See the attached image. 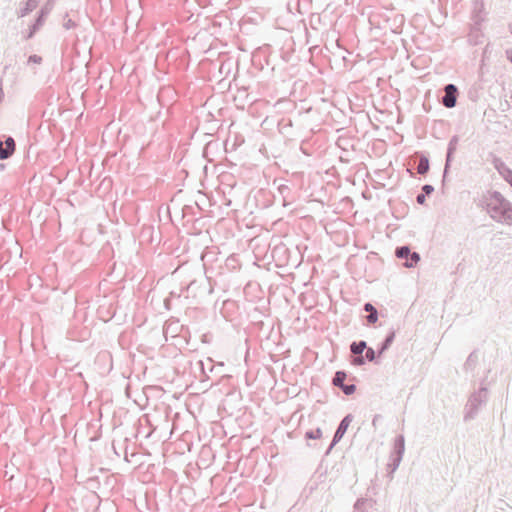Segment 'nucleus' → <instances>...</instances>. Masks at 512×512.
<instances>
[{
	"label": "nucleus",
	"instance_id": "nucleus-1",
	"mask_svg": "<svg viewBox=\"0 0 512 512\" xmlns=\"http://www.w3.org/2000/svg\"><path fill=\"white\" fill-rule=\"evenodd\" d=\"M483 202L493 220L499 223L512 224V203L499 191H487Z\"/></svg>",
	"mask_w": 512,
	"mask_h": 512
},
{
	"label": "nucleus",
	"instance_id": "nucleus-2",
	"mask_svg": "<svg viewBox=\"0 0 512 512\" xmlns=\"http://www.w3.org/2000/svg\"><path fill=\"white\" fill-rule=\"evenodd\" d=\"M486 379L487 375L481 380L480 387L469 395L463 411L464 422L474 420L478 416L480 410L486 405L489 395L488 389L485 385Z\"/></svg>",
	"mask_w": 512,
	"mask_h": 512
},
{
	"label": "nucleus",
	"instance_id": "nucleus-3",
	"mask_svg": "<svg viewBox=\"0 0 512 512\" xmlns=\"http://www.w3.org/2000/svg\"><path fill=\"white\" fill-rule=\"evenodd\" d=\"M405 452V438L402 434L394 438L393 449L390 454V461L387 464V477L392 480L395 471L398 469Z\"/></svg>",
	"mask_w": 512,
	"mask_h": 512
},
{
	"label": "nucleus",
	"instance_id": "nucleus-4",
	"mask_svg": "<svg viewBox=\"0 0 512 512\" xmlns=\"http://www.w3.org/2000/svg\"><path fill=\"white\" fill-rule=\"evenodd\" d=\"M52 10L51 2H46V4L37 12L36 18L33 23L29 26L28 31L24 34L23 38L26 40L32 39L35 34L42 28L44 25L47 16Z\"/></svg>",
	"mask_w": 512,
	"mask_h": 512
},
{
	"label": "nucleus",
	"instance_id": "nucleus-5",
	"mask_svg": "<svg viewBox=\"0 0 512 512\" xmlns=\"http://www.w3.org/2000/svg\"><path fill=\"white\" fill-rule=\"evenodd\" d=\"M395 256L399 259H404V266L407 268H414L419 263L421 257L418 252L411 251L410 246L403 245L395 249Z\"/></svg>",
	"mask_w": 512,
	"mask_h": 512
},
{
	"label": "nucleus",
	"instance_id": "nucleus-6",
	"mask_svg": "<svg viewBox=\"0 0 512 512\" xmlns=\"http://www.w3.org/2000/svg\"><path fill=\"white\" fill-rule=\"evenodd\" d=\"M487 11L484 2H474L471 13V33L480 32L482 23L486 20Z\"/></svg>",
	"mask_w": 512,
	"mask_h": 512
},
{
	"label": "nucleus",
	"instance_id": "nucleus-7",
	"mask_svg": "<svg viewBox=\"0 0 512 512\" xmlns=\"http://www.w3.org/2000/svg\"><path fill=\"white\" fill-rule=\"evenodd\" d=\"M347 372L344 370H338L335 372L332 378V384L339 388L345 395L350 396L355 393L356 385L355 384H346L345 380L347 379Z\"/></svg>",
	"mask_w": 512,
	"mask_h": 512
},
{
	"label": "nucleus",
	"instance_id": "nucleus-8",
	"mask_svg": "<svg viewBox=\"0 0 512 512\" xmlns=\"http://www.w3.org/2000/svg\"><path fill=\"white\" fill-rule=\"evenodd\" d=\"M444 95L441 98V104L446 108H454L457 105L459 95L458 87L449 83L444 86Z\"/></svg>",
	"mask_w": 512,
	"mask_h": 512
},
{
	"label": "nucleus",
	"instance_id": "nucleus-9",
	"mask_svg": "<svg viewBox=\"0 0 512 512\" xmlns=\"http://www.w3.org/2000/svg\"><path fill=\"white\" fill-rule=\"evenodd\" d=\"M393 14L396 13L394 12L392 4L389 3L388 5L382 6L380 11L372 12L369 19L371 23H377L380 26L382 23H389Z\"/></svg>",
	"mask_w": 512,
	"mask_h": 512
},
{
	"label": "nucleus",
	"instance_id": "nucleus-10",
	"mask_svg": "<svg viewBox=\"0 0 512 512\" xmlns=\"http://www.w3.org/2000/svg\"><path fill=\"white\" fill-rule=\"evenodd\" d=\"M458 143H459L458 135H453L448 142L444 170H443V181H445L446 176L449 173V170L451 168V164H452V161L454 158V154L457 150Z\"/></svg>",
	"mask_w": 512,
	"mask_h": 512
},
{
	"label": "nucleus",
	"instance_id": "nucleus-11",
	"mask_svg": "<svg viewBox=\"0 0 512 512\" xmlns=\"http://www.w3.org/2000/svg\"><path fill=\"white\" fill-rule=\"evenodd\" d=\"M491 164L501 177L512 187V170L505 164V162L500 157L493 155Z\"/></svg>",
	"mask_w": 512,
	"mask_h": 512
},
{
	"label": "nucleus",
	"instance_id": "nucleus-12",
	"mask_svg": "<svg viewBox=\"0 0 512 512\" xmlns=\"http://www.w3.org/2000/svg\"><path fill=\"white\" fill-rule=\"evenodd\" d=\"M352 420H353V415L352 414H347V415H345L343 417V419L338 424V426L336 428V431H335V433L333 435L332 446H335L337 443H339L341 441V439L345 435V433H346L350 423L352 422Z\"/></svg>",
	"mask_w": 512,
	"mask_h": 512
},
{
	"label": "nucleus",
	"instance_id": "nucleus-13",
	"mask_svg": "<svg viewBox=\"0 0 512 512\" xmlns=\"http://www.w3.org/2000/svg\"><path fill=\"white\" fill-rule=\"evenodd\" d=\"M16 150V142L12 136H7L5 141L0 140V160L9 159Z\"/></svg>",
	"mask_w": 512,
	"mask_h": 512
},
{
	"label": "nucleus",
	"instance_id": "nucleus-14",
	"mask_svg": "<svg viewBox=\"0 0 512 512\" xmlns=\"http://www.w3.org/2000/svg\"><path fill=\"white\" fill-rule=\"evenodd\" d=\"M405 18L404 15L399 14H393V17H391L389 23H384L393 33H399L404 25Z\"/></svg>",
	"mask_w": 512,
	"mask_h": 512
},
{
	"label": "nucleus",
	"instance_id": "nucleus-15",
	"mask_svg": "<svg viewBox=\"0 0 512 512\" xmlns=\"http://www.w3.org/2000/svg\"><path fill=\"white\" fill-rule=\"evenodd\" d=\"M396 337V331L391 329L384 340L378 346V355H383L392 345Z\"/></svg>",
	"mask_w": 512,
	"mask_h": 512
},
{
	"label": "nucleus",
	"instance_id": "nucleus-16",
	"mask_svg": "<svg viewBox=\"0 0 512 512\" xmlns=\"http://www.w3.org/2000/svg\"><path fill=\"white\" fill-rule=\"evenodd\" d=\"M363 310L368 313V315L366 316V321L369 325L375 324L378 321L379 314L372 303L366 302L363 305Z\"/></svg>",
	"mask_w": 512,
	"mask_h": 512
},
{
	"label": "nucleus",
	"instance_id": "nucleus-17",
	"mask_svg": "<svg viewBox=\"0 0 512 512\" xmlns=\"http://www.w3.org/2000/svg\"><path fill=\"white\" fill-rule=\"evenodd\" d=\"M430 168L429 159L427 156L421 154L420 157L416 161V170L420 175H425L428 173Z\"/></svg>",
	"mask_w": 512,
	"mask_h": 512
},
{
	"label": "nucleus",
	"instance_id": "nucleus-18",
	"mask_svg": "<svg viewBox=\"0 0 512 512\" xmlns=\"http://www.w3.org/2000/svg\"><path fill=\"white\" fill-rule=\"evenodd\" d=\"M434 192V187L430 184H425L422 186L421 193L416 196V201L420 205H424L426 202V197L430 196Z\"/></svg>",
	"mask_w": 512,
	"mask_h": 512
},
{
	"label": "nucleus",
	"instance_id": "nucleus-19",
	"mask_svg": "<svg viewBox=\"0 0 512 512\" xmlns=\"http://www.w3.org/2000/svg\"><path fill=\"white\" fill-rule=\"evenodd\" d=\"M367 347V342L364 340L353 341L349 346L352 355H363Z\"/></svg>",
	"mask_w": 512,
	"mask_h": 512
},
{
	"label": "nucleus",
	"instance_id": "nucleus-20",
	"mask_svg": "<svg viewBox=\"0 0 512 512\" xmlns=\"http://www.w3.org/2000/svg\"><path fill=\"white\" fill-rule=\"evenodd\" d=\"M478 363V353L476 350L472 351L464 363V370L466 372L474 370Z\"/></svg>",
	"mask_w": 512,
	"mask_h": 512
},
{
	"label": "nucleus",
	"instance_id": "nucleus-21",
	"mask_svg": "<svg viewBox=\"0 0 512 512\" xmlns=\"http://www.w3.org/2000/svg\"><path fill=\"white\" fill-rule=\"evenodd\" d=\"M364 356L367 362H373L375 364H378L380 362L379 358L381 355H378V351L376 352L372 347H367Z\"/></svg>",
	"mask_w": 512,
	"mask_h": 512
},
{
	"label": "nucleus",
	"instance_id": "nucleus-22",
	"mask_svg": "<svg viewBox=\"0 0 512 512\" xmlns=\"http://www.w3.org/2000/svg\"><path fill=\"white\" fill-rule=\"evenodd\" d=\"M285 8L288 13L295 15L296 12L303 14L301 10V2H285Z\"/></svg>",
	"mask_w": 512,
	"mask_h": 512
},
{
	"label": "nucleus",
	"instance_id": "nucleus-23",
	"mask_svg": "<svg viewBox=\"0 0 512 512\" xmlns=\"http://www.w3.org/2000/svg\"><path fill=\"white\" fill-rule=\"evenodd\" d=\"M38 2H25V6L20 9L18 16L24 17L36 9Z\"/></svg>",
	"mask_w": 512,
	"mask_h": 512
},
{
	"label": "nucleus",
	"instance_id": "nucleus-24",
	"mask_svg": "<svg viewBox=\"0 0 512 512\" xmlns=\"http://www.w3.org/2000/svg\"><path fill=\"white\" fill-rule=\"evenodd\" d=\"M304 437L307 440L320 439L322 437V430H321V428L307 430L305 432V436Z\"/></svg>",
	"mask_w": 512,
	"mask_h": 512
},
{
	"label": "nucleus",
	"instance_id": "nucleus-25",
	"mask_svg": "<svg viewBox=\"0 0 512 512\" xmlns=\"http://www.w3.org/2000/svg\"><path fill=\"white\" fill-rule=\"evenodd\" d=\"M350 363L353 366L360 367L365 365L367 363V360L364 355H353L350 359Z\"/></svg>",
	"mask_w": 512,
	"mask_h": 512
},
{
	"label": "nucleus",
	"instance_id": "nucleus-26",
	"mask_svg": "<svg viewBox=\"0 0 512 512\" xmlns=\"http://www.w3.org/2000/svg\"><path fill=\"white\" fill-rule=\"evenodd\" d=\"M43 61L42 57L37 54H32L28 57L27 64H41Z\"/></svg>",
	"mask_w": 512,
	"mask_h": 512
},
{
	"label": "nucleus",
	"instance_id": "nucleus-27",
	"mask_svg": "<svg viewBox=\"0 0 512 512\" xmlns=\"http://www.w3.org/2000/svg\"><path fill=\"white\" fill-rule=\"evenodd\" d=\"M278 190H279V193L281 194V196L283 197L284 201H286L287 199V196L290 192V188L285 185V184H281L279 187H278Z\"/></svg>",
	"mask_w": 512,
	"mask_h": 512
},
{
	"label": "nucleus",
	"instance_id": "nucleus-28",
	"mask_svg": "<svg viewBox=\"0 0 512 512\" xmlns=\"http://www.w3.org/2000/svg\"><path fill=\"white\" fill-rule=\"evenodd\" d=\"M76 26V23L72 19H67L63 23V27L67 30L74 28Z\"/></svg>",
	"mask_w": 512,
	"mask_h": 512
},
{
	"label": "nucleus",
	"instance_id": "nucleus-29",
	"mask_svg": "<svg viewBox=\"0 0 512 512\" xmlns=\"http://www.w3.org/2000/svg\"><path fill=\"white\" fill-rule=\"evenodd\" d=\"M320 21H321V18H320V16L318 14H316V15L312 14V16H311V25H312L313 28H316L315 25L317 23H320Z\"/></svg>",
	"mask_w": 512,
	"mask_h": 512
},
{
	"label": "nucleus",
	"instance_id": "nucleus-30",
	"mask_svg": "<svg viewBox=\"0 0 512 512\" xmlns=\"http://www.w3.org/2000/svg\"><path fill=\"white\" fill-rule=\"evenodd\" d=\"M88 485L92 488H97V485L99 484L98 479L96 477H91L87 480Z\"/></svg>",
	"mask_w": 512,
	"mask_h": 512
},
{
	"label": "nucleus",
	"instance_id": "nucleus-31",
	"mask_svg": "<svg viewBox=\"0 0 512 512\" xmlns=\"http://www.w3.org/2000/svg\"><path fill=\"white\" fill-rule=\"evenodd\" d=\"M505 54H506V58L512 63V48L507 49Z\"/></svg>",
	"mask_w": 512,
	"mask_h": 512
},
{
	"label": "nucleus",
	"instance_id": "nucleus-32",
	"mask_svg": "<svg viewBox=\"0 0 512 512\" xmlns=\"http://www.w3.org/2000/svg\"><path fill=\"white\" fill-rule=\"evenodd\" d=\"M364 504V500L362 499H358L356 502H355V505H354V508L355 509H360V507Z\"/></svg>",
	"mask_w": 512,
	"mask_h": 512
},
{
	"label": "nucleus",
	"instance_id": "nucleus-33",
	"mask_svg": "<svg viewBox=\"0 0 512 512\" xmlns=\"http://www.w3.org/2000/svg\"><path fill=\"white\" fill-rule=\"evenodd\" d=\"M196 284H197V281L193 280V281H191V282L186 286V288H185V289H186L187 291H189V290L193 289V288H194V286H195Z\"/></svg>",
	"mask_w": 512,
	"mask_h": 512
},
{
	"label": "nucleus",
	"instance_id": "nucleus-34",
	"mask_svg": "<svg viewBox=\"0 0 512 512\" xmlns=\"http://www.w3.org/2000/svg\"><path fill=\"white\" fill-rule=\"evenodd\" d=\"M334 448V446H332V442L330 443L329 447L327 448L326 452H325V455H328L330 454V452L332 451V449Z\"/></svg>",
	"mask_w": 512,
	"mask_h": 512
},
{
	"label": "nucleus",
	"instance_id": "nucleus-35",
	"mask_svg": "<svg viewBox=\"0 0 512 512\" xmlns=\"http://www.w3.org/2000/svg\"><path fill=\"white\" fill-rule=\"evenodd\" d=\"M379 415H375L373 420H372V425L375 426V420H378L379 419Z\"/></svg>",
	"mask_w": 512,
	"mask_h": 512
},
{
	"label": "nucleus",
	"instance_id": "nucleus-36",
	"mask_svg": "<svg viewBox=\"0 0 512 512\" xmlns=\"http://www.w3.org/2000/svg\"><path fill=\"white\" fill-rule=\"evenodd\" d=\"M199 365L201 366V369L204 372V363H203V361H199Z\"/></svg>",
	"mask_w": 512,
	"mask_h": 512
},
{
	"label": "nucleus",
	"instance_id": "nucleus-37",
	"mask_svg": "<svg viewBox=\"0 0 512 512\" xmlns=\"http://www.w3.org/2000/svg\"><path fill=\"white\" fill-rule=\"evenodd\" d=\"M170 295L174 297V296H176V293L175 292H171ZM177 297H180V295H177Z\"/></svg>",
	"mask_w": 512,
	"mask_h": 512
},
{
	"label": "nucleus",
	"instance_id": "nucleus-38",
	"mask_svg": "<svg viewBox=\"0 0 512 512\" xmlns=\"http://www.w3.org/2000/svg\"><path fill=\"white\" fill-rule=\"evenodd\" d=\"M192 17H193V13L190 16L186 17V19L190 20Z\"/></svg>",
	"mask_w": 512,
	"mask_h": 512
},
{
	"label": "nucleus",
	"instance_id": "nucleus-39",
	"mask_svg": "<svg viewBox=\"0 0 512 512\" xmlns=\"http://www.w3.org/2000/svg\"><path fill=\"white\" fill-rule=\"evenodd\" d=\"M186 209H191V207H190V206H185V207L183 208V211H185Z\"/></svg>",
	"mask_w": 512,
	"mask_h": 512
},
{
	"label": "nucleus",
	"instance_id": "nucleus-40",
	"mask_svg": "<svg viewBox=\"0 0 512 512\" xmlns=\"http://www.w3.org/2000/svg\"><path fill=\"white\" fill-rule=\"evenodd\" d=\"M510 33L512 34V24L509 26Z\"/></svg>",
	"mask_w": 512,
	"mask_h": 512
},
{
	"label": "nucleus",
	"instance_id": "nucleus-41",
	"mask_svg": "<svg viewBox=\"0 0 512 512\" xmlns=\"http://www.w3.org/2000/svg\"><path fill=\"white\" fill-rule=\"evenodd\" d=\"M329 8V5H326V7L324 8V11H327Z\"/></svg>",
	"mask_w": 512,
	"mask_h": 512
},
{
	"label": "nucleus",
	"instance_id": "nucleus-42",
	"mask_svg": "<svg viewBox=\"0 0 512 512\" xmlns=\"http://www.w3.org/2000/svg\"><path fill=\"white\" fill-rule=\"evenodd\" d=\"M329 8V5H326V7L324 8V11H327Z\"/></svg>",
	"mask_w": 512,
	"mask_h": 512
},
{
	"label": "nucleus",
	"instance_id": "nucleus-43",
	"mask_svg": "<svg viewBox=\"0 0 512 512\" xmlns=\"http://www.w3.org/2000/svg\"><path fill=\"white\" fill-rule=\"evenodd\" d=\"M329 8V5H326V7L324 8V11H327Z\"/></svg>",
	"mask_w": 512,
	"mask_h": 512
},
{
	"label": "nucleus",
	"instance_id": "nucleus-44",
	"mask_svg": "<svg viewBox=\"0 0 512 512\" xmlns=\"http://www.w3.org/2000/svg\"><path fill=\"white\" fill-rule=\"evenodd\" d=\"M8 67H9V66H7V65L4 67V72H6V70L8 69Z\"/></svg>",
	"mask_w": 512,
	"mask_h": 512
}]
</instances>
